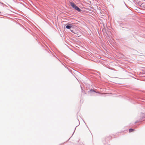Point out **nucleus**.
<instances>
[{
    "instance_id": "1",
    "label": "nucleus",
    "mask_w": 145,
    "mask_h": 145,
    "mask_svg": "<svg viewBox=\"0 0 145 145\" xmlns=\"http://www.w3.org/2000/svg\"><path fill=\"white\" fill-rule=\"evenodd\" d=\"M70 3L71 5L78 11H80L81 10L79 8L77 7L74 3L70 2Z\"/></svg>"
},
{
    "instance_id": "5",
    "label": "nucleus",
    "mask_w": 145,
    "mask_h": 145,
    "mask_svg": "<svg viewBox=\"0 0 145 145\" xmlns=\"http://www.w3.org/2000/svg\"><path fill=\"white\" fill-rule=\"evenodd\" d=\"M1 13V12H0V13Z\"/></svg>"
},
{
    "instance_id": "4",
    "label": "nucleus",
    "mask_w": 145,
    "mask_h": 145,
    "mask_svg": "<svg viewBox=\"0 0 145 145\" xmlns=\"http://www.w3.org/2000/svg\"><path fill=\"white\" fill-rule=\"evenodd\" d=\"M90 91H91V92H95V91L93 90H92V89H91Z\"/></svg>"
},
{
    "instance_id": "3",
    "label": "nucleus",
    "mask_w": 145,
    "mask_h": 145,
    "mask_svg": "<svg viewBox=\"0 0 145 145\" xmlns=\"http://www.w3.org/2000/svg\"><path fill=\"white\" fill-rule=\"evenodd\" d=\"M134 131V130L132 129H129V132L130 133L131 132H132L133 131Z\"/></svg>"
},
{
    "instance_id": "2",
    "label": "nucleus",
    "mask_w": 145,
    "mask_h": 145,
    "mask_svg": "<svg viewBox=\"0 0 145 145\" xmlns=\"http://www.w3.org/2000/svg\"><path fill=\"white\" fill-rule=\"evenodd\" d=\"M71 27V26L67 25L66 27V28L67 29H70Z\"/></svg>"
}]
</instances>
